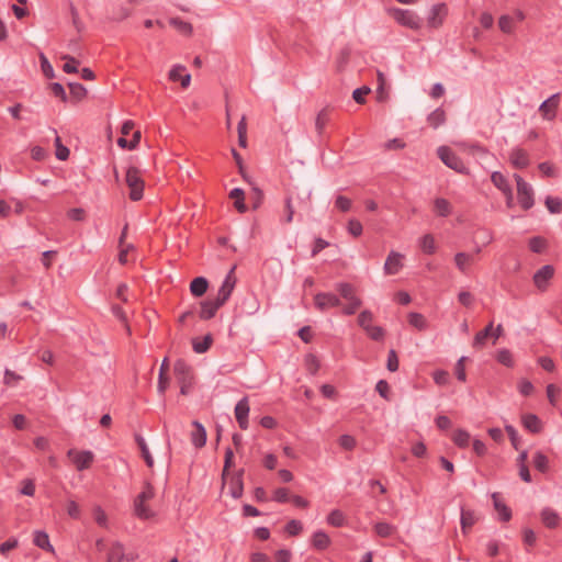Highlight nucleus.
I'll use <instances>...</instances> for the list:
<instances>
[{
	"label": "nucleus",
	"mask_w": 562,
	"mask_h": 562,
	"mask_svg": "<svg viewBox=\"0 0 562 562\" xmlns=\"http://www.w3.org/2000/svg\"><path fill=\"white\" fill-rule=\"evenodd\" d=\"M373 314L369 310L362 311L358 316L359 326L367 331L372 326Z\"/></svg>",
	"instance_id": "nucleus-49"
},
{
	"label": "nucleus",
	"mask_w": 562,
	"mask_h": 562,
	"mask_svg": "<svg viewBox=\"0 0 562 562\" xmlns=\"http://www.w3.org/2000/svg\"><path fill=\"white\" fill-rule=\"evenodd\" d=\"M224 304H220V300L216 297L213 300H205L200 303L198 307V315L201 319L207 321L215 316L217 310Z\"/></svg>",
	"instance_id": "nucleus-14"
},
{
	"label": "nucleus",
	"mask_w": 562,
	"mask_h": 562,
	"mask_svg": "<svg viewBox=\"0 0 562 562\" xmlns=\"http://www.w3.org/2000/svg\"><path fill=\"white\" fill-rule=\"evenodd\" d=\"M235 269H236V266H233L231 268V270L228 271V273L226 274V277L223 281L222 286L220 288V290L217 292L216 299L220 300V304H225V302L229 299V296L236 285L237 278L235 276Z\"/></svg>",
	"instance_id": "nucleus-7"
},
{
	"label": "nucleus",
	"mask_w": 562,
	"mask_h": 562,
	"mask_svg": "<svg viewBox=\"0 0 562 562\" xmlns=\"http://www.w3.org/2000/svg\"><path fill=\"white\" fill-rule=\"evenodd\" d=\"M491 181L493 182V184L498 189L501 190L503 193H510V190H512V187L510 184L508 183L506 177L499 172V171H494L492 175H491Z\"/></svg>",
	"instance_id": "nucleus-25"
},
{
	"label": "nucleus",
	"mask_w": 562,
	"mask_h": 562,
	"mask_svg": "<svg viewBox=\"0 0 562 562\" xmlns=\"http://www.w3.org/2000/svg\"><path fill=\"white\" fill-rule=\"evenodd\" d=\"M493 323L491 322L484 329L476 333L473 339V347L481 348L485 345L487 337L492 336Z\"/></svg>",
	"instance_id": "nucleus-32"
},
{
	"label": "nucleus",
	"mask_w": 562,
	"mask_h": 562,
	"mask_svg": "<svg viewBox=\"0 0 562 562\" xmlns=\"http://www.w3.org/2000/svg\"><path fill=\"white\" fill-rule=\"evenodd\" d=\"M299 207L305 212H311V191H303L302 195L297 194Z\"/></svg>",
	"instance_id": "nucleus-53"
},
{
	"label": "nucleus",
	"mask_w": 562,
	"mask_h": 562,
	"mask_svg": "<svg viewBox=\"0 0 562 562\" xmlns=\"http://www.w3.org/2000/svg\"><path fill=\"white\" fill-rule=\"evenodd\" d=\"M408 323L418 330H425L427 328V321L420 313L411 312L408 314Z\"/></svg>",
	"instance_id": "nucleus-38"
},
{
	"label": "nucleus",
	"mask_w": 562,
	"mask_h": 562,
	"mask_svg": "<svg viewBox=\"0 0 562 562\" xmlns=\"http://www.w3.org/2000/svg\"><path fill=\"white\" fill-rule=\"evenodd\" d=\"M510 164L517 169H524L529 166L528 153L522 148H514L509 154Z\"/></svg>",
	"instance_id": "nucleus-17"
},
{
	"label": "nucleus",
	"mask_w": 562,
	"mask_h": 562,
	"mask_svg": "<svg viewBox=\"0 0 562 562\" xmlns=\"http://www.w3.org/2000/svg\"><path fill=\"white\" fill-rule=\"evenodd\" d=\"M134 514L139 519H149L155 516V512L151 510L147 505L146 502H142L140 504L138 501H134Z\"/></svg>",
	"instance_id": "nucleus-30"
},
{
	"label": "nucleus",
	"mask_w": 562,
	"mask_h": 562,
	"mask_svg": "<svg viewBox=\"0 0 562 562\" xmlns=\"http://www.w3.org/2000/svg\"><path fill=\"white\" fill-rule=\"evenodd\" d=\"M314 304L317 310L324 312L328 308L339 306L340 299L334 293L321 292L314 296Z\"/></svg>",
	"instance_id": "nucleus-10"
},
{
	"label": "nucleus",
	"mask_w": 562,
	"mask_h": 562,
	"mask_svg": "<svg viewBox=\"0 0 562 562\" xmlns=\"http://www.w3.org/2000/svg\"><path fill=\"white\" fill-rule=\"evenodd\" d=\"M33 542L36 547H38L45 551L54 552V548L49 542V537L45 531L36 530L34 532Z\"/></svg>",
	"instance_id": "nucleus-23"
},
{
	"label": "nucleus",
	"mask_w": 562,
	"mask_h": 562,
	"mask_svg": "<svg viewBox=\"0 0 562 562\" xmlns=\"http://www.w3.org/2000/svg\"><path fill=\"white\" fill-rule=\"evenodd\" d=\"M303 529L302 522L296 519L290 520L285 527L284 530L290 536H297Z\"/></svg>",
	"instance_id": "nucleus-56"
},
{
	"label": "nucleus",
	"mask_w": 562,
	"mask_h": 562,
	"mask_svg": "<svg viewBox=\"0 0 562 562\" xmlns=\"http://www.w3.org/2000/svg\"><path fill=\"white\" fill-rule=\"evenodd\" d=\"M492 497L494 499V507L498 513L499 520L509 521L512 518V509L506 504L502 503L495 493Z\"/></svg>",
	"instance_id": "nucleus-26"
},
{
	"label": "nucleus",
	"mask_w": 562,
	"mask_h": 562,
	"mask_svg": "<svg viewBox=\"0 0 562 562\" xmlns=\"http://www.w3.org/2000/svg\"><path fill=\"white\" fill-rule=\"evenodd\" d=\"M522 426L532 434H539L542 430V423L540 418L531 413L521 416Z\"/></svg>",
	"instance_id": "nucleus-18"
},
{
	"label": "nucleus",
	"mask_w": 562,
	"mask_h": 562,
	"mask_svg": "<svg viewBox=\"0 0 562 562\" xmlns=\"http://www.w3.org/2000/svg\"><path fill=\"white\" fill-rule=\"evenodd\" d=\"M420 247L425 254L431 255L436 251L435 238L430 234H426L422 237Z\"/></svg>",
	"instance_id": "nucleus-46"
},
{
	"label": "nucleus",
	"mask_w": 562,
	"mask_h": 562,
	"mask_svg": "<svg viewBox=\"0 0 562 562\" xmlns=\"http://www.w3.org/2000/svg\"><path fill=\"white\" fill-rule=\"evenodd\" d=\"M395 527L389 522L380 521L374 525V531L381 538H389L395 532Z\"/></svg>",
	"instance_id": "nucleus-37"
},
{
	"label": "nucleus",
	"mask_w": 562,
	"mask_h": 562,
	"mask_svg": "<svg viewBox=\"0 0 562 562\" xmlns=\"http://www.w3.org/2000/svg\"><path fill=\"white\" fill-rule=\"evenodd\" d=\"M336 290L339 292L341 297L347 301L358 297L355 294V286L348 282H340L336 284Z\"/></svg>",
	"instance_id": "nucleus-36"
},
{
	"label": "nucleus",
	"mask_w": 562,
	"mask_h": 562,
	"mask_svg": "<svg viewBox=\"0 0 562 562\" xmlns=\"http://www.w3.org/2000/svg\"><path fill=\"white\" fill-rule=\"evenodd\" d=\"M236 419L241 429H246V396L239 400L235 407Z\"/></svg>",
	"instance_id": "nucleus-35"
},
{
	"label": "nucleus",
	"mask_w": 562,
	"mask_h": 562,
	"mask_svg": "<svg viewBox=\"0 0 562 562\" xmlns=\"http://www.w3.org/2000/svg\"><path fill=\"white\" fill-rule=\"evenodd\" d=\"M546 206L550 213L557 214L562 212V199L554 196L546 198Z\"/></svg>",
	"instance_id": "nucleus-48"
},
{
	"label": "nucleus",
	"mask_w": 562,
	"mask_h": 562,
	"mask_svg": "<svg viewBox=\"0 0 562 562\" xmlns=\"http://www.w3.org/2000/svg\"><path fill=\"white\" fill-rule=\"evenodd\" d=\"M440 160L450 169L461 173L469 175V168L464 165L462 159L457 156L448 146H440L437 150Z\"/></svg>",
	"instance_id": "nucleus-4"
},
{
	"label": "nucleus",
	"mask_w": 562,
	"mask_h": 562,
	"mask_svg": "<svg viewBox=\"0 0 562 562\" xmlns=\"http://www.w3.org/2000/svg\"><path fill=\"white\" fill-rule=\"evenodd\" d=\"M63 59L66 60V63L63 66V70L67 74H76L78 72V65L79 60L72 56L65 55L63 56Z\"/></svg>",
	"instance_id": "nucleus-51"
},
{
	"label": "nucleus",
	"mask_w": 562,
	"mask_h": 562,
	"mask_svg": "<svg viewBox=\"0 0 562 562\" xmlns=\"http://www.w3.org/2000/svg\"><path fill=\"white\" fill-rule=\"evenodd\" d=\"M351 200L344 195H337L335 206L341 212H348L351 209Z\"/></svg>",
	"instance_id": "nucleus-64"
},
{
	"label": "nucleus",
	"mask_w": 562,
	"mask_h": 562,
	"mask_svg": "<svg viewBox=\"0 0 562 562\" xmlns=\"http://www.w3.org/2000/svg\"><path fill=\"white\" fill-rule=\"evenodd\" d=\"M498 26L504 33H512L514 30L513 18L509 15H502L498 20Z\"/></svg>",
	"instance_id": "nucleus-60"
},
{
	"label": "nucleus",
	"mask_w": 562,
	"mask_h": 562,
	"mask_svg": "<svg viewBox=\"0 0 562 562\" xmlns=\"http://www.w3.org/2000/svg\"><path fill=\"white\" fill-rule=\"evenodd\" d=\"M212 342H213V337L211 334L205 335L202 340L193 339V341H192L193 351L196 353H204L210 349Z\"/></svg>",
	"instance_id": "nucleus-33"
},
{
	"label": "nucleus",
	"mask_w": 562,
	"mask_h": 562,
	"mask_svg": "<svg viewBox=\"0 0 562 562\" xmlns=\"http://www.w3.org/2000/svg\"><path fill=\"white\" fill-rule=\"evenodd\" d=\"M135 441L140 449L142 457L147 467L151 468L154 465V459L148 450L145 439L140 435H135Z\"/></svg>",
	"instance_id": "nucleus-31"
},
{
	"label": "nucleus",
	"mask_w": 562,
	"mask_h": 562,
	"mask_svg": "<svg viewBox=\"0 0 562 562\" xmlns=\"http://www.w3.org/2000/svg\"><path fill=\"white\" fill-rule=\"evenodd\" d=\"M477 517L474 510L461 508V530L465 535L468 530L476 522Z\"/></svg>",
	"instance_id": "nucleus-21"
},
{
	"label": "nucleus",
	"mask_w": 562,
	"mask_h": 562,
	"mask_svg": "<svg viewBox=\"0 0 562 562\" xmlns=\"http://www.w3.org/2000/svg\"><path fill=\"white\" fill-rule=\"evenodd\" d=\"M540 515H541V520L547 528L554 529L559 526L560 516L555 510H553L549 507H546L541 510Z\"/></svg>",
	"instance_id": "nucleus-19"
},
{
	"label": "nucleus",
	"mask_w": 562,
	"mask_h": 562,
	"mask_svg": "<svg viewBox=\"0 0 562 562\" xmlns=\"http://www.w3.org/2000/svg\"><path fill=\"white\" fill-rule=\"evenodd\" d=\"M362 305V301L360 297L352 299L348 301V304L344 306L342 313L345 315H353L358 308Z\"/></svg>",
	"instance_id": "nucleus-55"
},
{
	"label": "nucleus",
	"mask_w": 562,
	"mask_h": 562,
	"mask_svg": "<svg viewBox=\"0 0 562 562\" xmlns=\"http://www.w3.org/2000/svg\"><path fill=\"white\" fill-rule=\"evenodd\" d=\"M305 363H306V368H307L308 372L313 375L316 374V372L319 369V361H318L317 357L314 355H311V353L307 355L305 357Z\"/></svg>",
	"instance_id": "nucleus-61"
},
{
	"label": "nucleus",
	"mask_w": 562,
	"mask_h": 562,
	"mask_svg": "<svg viewBox=\"0 0 562 562\" xmlns=\"http://www.w3.org/2000/svg\"><path fill=\"white\" fill-rule=\"evenodd\" d=\"M173 372L177 382L180 385V393L188 395L194 383V375L192 367L189 366L184 360H177L173 367Z\"/></svg>",
	"instance_id": "nucleus-2"
},
{
	"label": "nucleus",
	"mask_w": 562,
	"mask_h": 562,
	"mask_svg": "<svg viewBox=\"0 0 562 562\" xmlns=\"http://www.w3.org/2000/svg\"><path fill=\"white\" fill-rule=\"evenodd\" d=\"M452 439L459 448H467L470 442V434L463 429H458L456 430Z\"/></svg>",
	"instance_id": "nucleus-44"
},
{
	"label": "nucleus",
	"mask_w": 562,
	"mask_h": 562,
	"mask_svg": "<svg viewBox=\"0 0 562 562\" xmlns=\"http://www.w3.org/2000/svg\"><path fill=\"white\" fill-rule=\"evenodd\" d=\"M400 361L397 353L394 349H391L387 353L386 368L390 372H396L398 370Z\"/></svg>",
	"instance_id": "nucleus-54"
},
{
	"label": "nucleus",
	"mask_w": 562,
	"mask_h": 562,
	"mask_svg": "<svg viewBox=\"0 0 562 562\" xmlns=\"http://www.w3.org/2000/svg\"><path fill=\"white\" fill-rule=\"evenodd\" d=\"M533 465L539 472L546 473L549 470L548 457L541 451H537L533 454Z\"/></svg>",
	"instance_id": "nucleus-40"
},
{
	"label": "nucleus",
	"mask_w": 562,
	"mask_h": 562,
	"mask_svg": "<svg viewBox=\"0 0 562 562\" xmlns=\"http://www.w3.org/2000/svg\"><path fill=\"white\" fill-rule=\"evenodd\" d=\"M327 522L334 527H341L345 524V516L339 509H334L327 516Z\"/></svg>",
	"instance_id": "nucleus-50"
},
{
	"label": "nucleus",
	"mask_w": 562,
	"mask_h": 562,
	"mask_svg": "<svg viewBox=\"0 0 562 562\" xmlns=\"http://www.w3.org/2000/svg\"><path fill=\"white\" fill-rule=\"evenodd\" d=\"M496 360L507 367V368H513L514 367V358H513V353L510 350L506 349V348H503V349H499L497 351V355H496Z\"/></svg>",
	"instance_id": "nucleus-43"
},
{
	"label": "nucleus",
	"mask_w": 562,
	"mask_h": 562,
	"mask_svg": "<svg viewBox=\"0 0 562 562\" xmlns=\"http://www.w3.org/2000/svg\"><path fill=\"white\" fill-rule=\"evenodd\" d=\"M265 199V194L262 190H260L257 186L251 184L250 191H248V201L251 203V210H258Z\"/></svg>",
	"instance_id": "nucleus-22"
},
{
	"label": "nucleus",
	"mask_w": 562,
	"mask_h": 562,
	"mask_svg": "<svg viewBox=\"0 0 562 562\" xmlns=\"http://www.w3.org/2000/svg\"><path fill=\"white\" fill-rule=\"evenodd\" d=\"M234 465V452L231 448H227L225 451V461L223 469L224 488H227V493L232 497L239 498L243 496L244 493V470L240 469L236 473L231 474L229 469Z\"/></svg>",
	"instance_id": "nucleus-1"
},
{
	"label": "nucleus",
	"mask_w": 562,
	"mask_h": 562,
	"mask_svg": "<svg viewBox=\"0 0 562 562\" xmlns=\"http://www.w3.org/2000/svg\"><path fill=\"white\" fill-rule=\"evenodd\" d=\"M170 25L176 27L181 34L183 35H191L192 34V25L189 22H186L181 20L180 18H171L169 20Z\"/></svg>",
	"instance_id": "nucleus-39"
},
{
	"label": "nucleus",
	"mask_w": 562,
	"mask_h": 562,
	"mask_svg": "<svg viewBox=\"0 0 562 562\" xmlns=\"http://www.w3.org/2000/svg\"><path fill=\"white\" fill-rule=\"evenodd\" d=\"M68 457L71 459L72 463L75 464V467L78 471H83L86 469H89L94 459L93 453L89 450H85V451L69 450Z\"/></svg>",
	"instance_id": "nucleus-8"
},
{
	"label": "nucleus",
	"mask_w": 562,
	"mask_h": 562,
	"mask_svg": "<svg viewBox=\"0 0 562 562\" xmlns=\"http://www.w3.org/2000/svg\"><path fill=\"white\" fill-rule=\"evenodd\" d=\"M338 441H339L340 447L348 451L355 449V447L357 445L356 439L350 435H341L339 437Z\"/></svg>",
	"instance_id": "nucleus-63"
},
{
	"label": "nucleus",
	"mask_w": 562,
	"mask_h": 562,
	"mask_svg": "<svg viewBox=\"0 0 562 562\" xmlns=\"http://www.w3.org/2000/svg\"><path fill=\"white\" fill-rule=\"evenodd\" d=\"M553 266L546 265L533 274V283L541 292H543L548 289L549 281L553 278Z\"/></svg>",
	"instance_id": "nucleus-11"
},
{
	"label": "nucleus",
	"mask_w": 562,
	"mask_h": 562,
	"mask_svg": "<svg viewBox=\"0 0 562 562\" xmlns=\"http://www.w3.org/2000/svg\"><path fill=\"white\" fill-rule=\"evenodd\" d=\"M70 94L77 101L82 100L87 95V89L83 85L79 82H70L68 83Z\"/></svg>",
	"instance_id": "nucleus-45"
},
{
	"label": "nucleus",
	"mask_w": 562,
	"mask_h": 562,
	"mask_svg": "<svg viewBox=\"0 0 562 562\" xmlns=\"http://www.w3.org/2000/svg\"><path fill=\"white\" fill-rule=\"evenodd\" d=\"M22 375L11 371L10 369L4 370L3 383L8 386H12L22 380Z\"/></svg>",
	"instance_id": "nucleus-58"
},
{
	"label": "nucleus",
	"mask_w": 562,
	"mask_h": 562,
	"mask_svg": "<svg viewBox=\"0 0 562 562\" xmlns=\"http://www.w3.org/2000/svg\"><path fill=\"white\" fill-rule=\"evenodd\" d=\"M229 198L235 199V207L238 212L245 213L246 212V204H245V192L241 188H235L229 192Z\"/></svg>",
	"instance_id": "nucleus-29"
},
{
	"label": "nucleus",
	"mask_w": 562,
	"mask_h": 562,
	"mask_svg": "<svg viewBox=\"0 0 562 562\" xmlns=\"http://www.w3.org/2000/svg\"><path fill=\"white\" fill-rule=\"evenodd\" d=\"M328 122H329V110H328V108H324L323 110H321L318 112V114L316 116V121H315V127L319 135L323 134V131Z\"/></svg>",
	"instance_id": "nucleus-41"
},
{
	"label": "nucleus",
	"mask_w": 562,
	"mask_h": 562,
	"mask_svg": "<svg viewBox=\"0 0 562 562\" xmlns=\"http://www.w3.org/2000/svg\"><path fill=\"white\" fill-rule=\"evenodd\" d=\"M445 121L446 113L441 108H438L435 111H432L427 117V122L434 128H438L440 125L445 123Z\"/></svg>",
	"instance_id": "nucleus-34"
},
{
	"label": "nucleus",
	"mask_w": 562,
	"mask_h": 562,
	"mask_svg": "<svg viewBox=\"0 0 562 562\" xmlns=\"http://www.w3.org/2000/svg\"><path fill=\"white\" fill-rule=\"evenodd\" d=\"M448 14V8L445 3H438L431 7L427 23L429 27L438 29L442 25L443 19Z\"/></svg>",
	"instance_id": "nucleus-12"
},
{
	"label": "nucleus",
	"mask_w": 562,
	"mask_h": 562,
	"mask_svg": "<svg viewBox=\"0 0 562 562\" xmlns=\"http://www.w3.org/2000/svg\"><path fill=\"white\" fill-rule=\"evenodd\" d=\"M391 14L398 24L405 27L418 30L422 25L420 18L414 11L394 8L391 10Z\"/></svg>",
	"instance_id": "nucleus-6"
},
{
	"label": "nucleus",
	"mask_w": 562,
	"mask_h": 562,
	"mask_svg": "<svg viewBox=\"0 0 562 562\" xmlns=\"http://www.w3.org/2000/svg\"><path fill=\"white\" fill-rule=\"evenodd\" d=\"M312 544L317 550H325L330 544V539L323 530L315 531L312 537Z\"/></svg>",
	"instance_id": "nucleus-24"
},
{
	"label": "nucleus",
	"mask_w": 562,
	"mask_h": 562,
	"mask_svg": "<svg viewBox=\"0 0 562 562\" xmlns=\"http://www.w3.org/2000/svg\"><path fill=\"white\" fill-rule=\"evenodd\" d=\"M435 211L439 216H448L451 213V205L448 200L443 198H437L435 200Z\"/></svg>",
	"instance_id": "nucleus-42"
},
{
	"label": "nucleus",
	"mask_w": 562,
	"mask_h": 562,
	"mask_svg": "<svg viewBox=\"0 0 562 562\" xmlns=\"http://www.w3.org/2000/svg\"><path fill=\"white\" fill-rule=\"evenodd\" d=\"M347 229H348L349 234L352 235L353 237L361 236V234L363 232L362 224L358 220H355V218H351L348 221Z\"/></svg>",
	"instance_id": "nucleus-57"
},
{
	"label": "nucleus",
	"mask_w": 562,
	"mask_h": 562,
	"mask_svg": "<svg viewBox=\"0 0 562 562\" xmlns=\"http://www.w3.org/2000/svg\"><path fill=\"white\" fill-rule=\"evenodd\" d=\"M155 496V488L149 482H145L143 486V491L137 495L135 501H138L140 504L142 502H148Z\"/></svg>",
	"instance_id": "nucleus-47"
},
{
	"label": "nucleus",
	"mask_w": 562,
	"mask_h": 562,
	"mask_svg": "<svg viewBox=\"0 0 562 562\" xmlns=\"http://www.w3.org/2000/svg\"><path fill=\"white\" fill-rule=\"evenodd\" d=\"M465 150L468 154L472 155L473 157H479L482 160L488 157L494 158V155H492L486 147H483L480 144L465 145Z\"/></svg>",
	"instance_id": "nucleus-27"
},
{
	"label": "nucleus",
	"mask_w": 562,
	"mask_h": 562,
	"mask_svg": "<svg viewBox=\"0 0 562 562\" xmlns=\"http://www.w3.org/2000/svg\"><path fill=\"white\" fill-rule=\"evenodd\" d=\"M514 178L517 184V199L520 206L524 210L531 209L535 204L533 190L531 186L528 182H526L524 178L518 173H515Z\"/></svg>",
	"instance_id": "nucleus-5"
},
{
	"label": "nucleus",
	"mask_w": 562,
	"mask_h": 562,
	"mask_svg": "<svg viewBox=\"0 0 562 562\" xmlns=\"http://www.w3.org/2000/svg\"><path fill=\"white\" fill-rule=\"evenodd\" d=\"M136 559L134 553H126L121 542H114L108 552L106 562H133Z\"/></svg>",
	"instance_id": "nucleus-9"
},
{
	"label": "nucleus",
	"mask_w": 562,
	"mask_h": 562,
	"mask_svg": "<svg viewBox=\"0 0 562 562\" xmlns=\"http://www.w3.org/2000/svg\"><path fill=\"white\" fill-rule=\"evenodd\" d=\"M55 144H56V158L59 159V160H66L68 157H69V149L64 146L60 142V137L57 136L55 138Z\"/></svg>",
	"instance_id": "nucleus-59"
},
{
	"label": "nucleus",
	"mask_w": 562,
	"mask_h": 562,
	"mask_svg": "<svg viewBox=\"0 0 562 562\" xmlns=\"http://www.w3.org/2000/svg\"><path fill=\"white\" fill-rule=\"evenodd\" d=\"M547 247V241L540 236H535L529 240V248L532 252L540 254Z\"/></svg>",
	"instance_id": "nucleus-52"
},
{
	"label": "nucleus",
	"mask_w": 562,
	"mask_h": 562,
	"mask_svg": "<svg viewBox=\"0 0 562 562\" xmlns=\"http://www.w3.org/2000/svg\"><path fill=\"white\" fill-rule=\"evenodd\" d=\"M125 181L130 188V199L132 201H139L143 198L144 180L140 171L136 167H128L125 175Z\"/></svg>",
	"instance_id": "nucleus-3"
},
{
	"label": "nucleus",
	"mask_w": 562,
	"mask_h": 562,
	"mask_svg": "<svg viewBox=\"0 0 562 562\" xmlns=\"http://www.w3.org/2000/svg\"><path fill=\"white\" fill-rule=\"evenodd\" d=\"M209 282L204 277H196L190 283V292L193 296L200 297L207 291Z\"/></svg>",
	"instance_id": "nucleus-20"
},
{
	"label": "nucleus",
	"mask_w": 562,
	"mask_h": 562,
	"mask_svg": "<svg viewBox=\"0 0 562 562\" xmlns=\"http://www.w3.org/2000/svg\"><path fill=\"white\" fill-rule=\"evenodd\" d=\"M404 256L397 251L392 250L384 263V273L387 276L396 274L403 268Z\"/></svg>",
	"instance_id": "nucleus-15"
},
{
	"label": "nucleus",
	"mask_w": 562,
	"mask_h": 562,
	"mask_svg": "<svg viewBox=\"0 0 562 562\" xmlns=\"http://www.w3.org/2000/svg\"><path fill=\"white\" fill-rule=\"evenodd\" d=\"M366 333L372 340H375V341L383 340L384 335H385V331L381 326H373V325L370 328H368V330Z\"/></svg>",
	"instance_id": "nucleus-62"
},
{
	"label": "nucleus",
	"mask_w": 562,
	"mask_h": 562,
	"mask_svg": "<svg viewBox=\"0 0 562 562\" xmlns=\"http://www.w3.org/2000/svg\"><path fill=\"white\" fill-rule=\"evenodd\" d=\"M473 255L467 252H457L454 256L456 266L463 273L468 271V268L473 262Z\"/></svg>",
	"instance_id": "nucleus-28"
},
{
	"label": "nucleus",
	"mask_w": 562,
	"mask_h": 562,
	"mask_svg": "<svg viewBox=\"0 0 562 562\" xmlns=\"http://www.w3.org/2000/svg\"><path fill=\"white\" fill-rule=\"evenodd\" d=\"M193 430L190 434L192 445L200 449L206 443V430L198 420L192 422Z\"/></svg>",
	"instance_id": "nucleus-16"
},
{
	"label": "nucleus",
	"mask_w": 562,
	"mask_h": 562,
	"mask_svg": "<svg viewBox=\"0 0 562 562\" xmlns=\"http://www.w3.org/2000/svg\"><path fill=\"white\" fill-rule=\"evenodd\" d=\"M559 99L560 94L554 93L540 104L539 112L541 113L544 120L551 121L557 116Z\"/></svg>",
	"instance_id": "nucleus-13"
}]
</instances>
